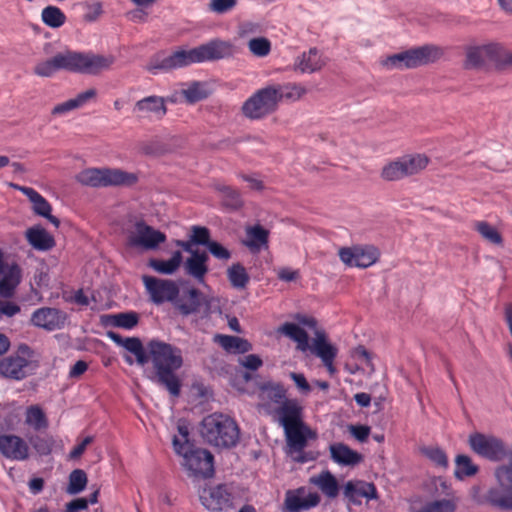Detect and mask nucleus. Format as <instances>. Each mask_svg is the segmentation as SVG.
<instances>
[{
	"label": "nucleus",
	"instance_id": "a878e982",
	"mask_svg": "<svg viewBox=\"0 0 512 512\" xmlns=\"http://www.w3.org/2000/svg\"><path fill=\"white\" fill-rule=\"evenodd\" d=\"M245 234L246 237L242 243L251 252H259L262 248L268 246L269 231L261 225L247 226Z\"/></svg>",
	"mask_w": 512,
	"mask_h": 512
},
{
	"label": "nucleus",
	"instance_id": "4468645a",
	"mask_svg": "<svg viewBox=\"0 0 512 512\" xmlns=\"http://www.w3.org/2000/svg\"><path fill=\"white\" fill-rule=\"evenodd\" d=\"M338 256L349 267L368 268L378 261L380 252L373 245H353L341 247Z\"/></svg>",
	"mask_w": 512,
	"mask_h": 512
},
{
	"label": "nucleus",
	"instance_id": "7ed1b4c3",
	"mask_svg": "<svg viewBox=\"0 0 512 512\" xmlns=\"http://www.w3.org/2000/svg\"><path fill=\"white\" fill-rule=\"evenodd\" d=\"M234 53L235 48L230 42L214 40L190 50H177L167 56L155 55L146 65V70L152 74L170 72L193 63L229 58Z\"/></svg>",
	"mask_w": 512,
	"mask_h": 512
},
{
	"label": "nucleus",
	"instance_id": "3c124183",
	"mask_svg": "<svg viewBox=\"0 0 512 512\" xmlns=\"http://www.w3.org/2000/svg\"><path fill=\"white\" fill-rule=\"evenodd\" d=\"M250 52L257 57H264L270 53L271 43L267 38H253L248 42Z\"/></svg>",
	"mask_w": 512,
	"mask_h": 512
},
{
	"label": "nucleus",
	"instance_id": "774afa93",
	"mask_svg": "<svg viewBox=\"0 0 512 512\" xmlns=\"http://www.w3.org/2000/svg\"><path fill=\"white\" fill-rule=\"evenodd\" d=\"M88 507V500L85 498H77L66 505L64 512H79L85 510Z\"/></svg>",
	"mask_w": 512,
	"mask_h": 512
},
{
	"label": "nucleus",
	"instance_id": "0e129e2a",
	"mask_svg": "<svg viewBox=\"0 0 512 512\" xmlns=\"http://www.w3.org/2000/svg\"><path fill=\"white\" fill-rule=\"evenodd\" d=\"M241 365L249 370H257L263 364L262 359L255 354H249L241 360Z\"/></svg>",
	"mask_w": 512,
	"mask_h": 512
},
{
	"label": "nucleus",
	"instance_id": "5701e85b",
	"mask_svg": "<svg viewBox=\"0 0 512 512\" xmlns=\"http://www.w3.org/2000/svg\"><path fill=\"white\" fill-rule=\"evenodd\" d=\"M107 336L114 343L134 354L139 365L143 366L149 361V356L147 355L144 346L138 337L123 338L121 335L113 331H108Z\"/></svg>",
	"mask_w": 512,
	"mask_h": 512
},
{
	"label": "nucleus",
	"instance_id": "72a5a7b5",
	"mask_svg": "<svg viewBox=\"0 0 512 512\" xmlns=\"http://www.w3.org/2000/svg\"><path fill=\"white\" fill-rule=\"evenodd\" d=\"M225 351L229 353H246L252 350L251 343L240 337L216 334L213 338Z\"/></svg>",
	"mask_w": 512,
	"mask_h": 512
},
{
	"label": "nucleus",
	"instance_id": "412c9836",
	"mask_svg": "<svg viewBox=\"0 0 512 512\" xmlns=\"http://www.w3.org/2000/svg\"><path fill=\"white\" fill-rule=\"evenodd\" d=\"M66 319V313L63 311L56 308L43 307L37 309L32 314L31 322L37 327L53 331L63 327Z\"/></svg>",
	"mask_w": 512,
	"mask_h": 512
},
{
	"label": "nucleus",
	"instance_id": "cd10ccee",
	"mask_svg": "<svg viewBox=\"0 0 512 512\" xmlns=\"http://www.w3.org/2000/svg\"><path fill=\"white\" fill-rule=\"evenodd\" d=\"M22 193L26 195L33 204L32 208L35 214L45 217L55 227L59 226V219L51 214L52 207L42 195L34 189H22Z\"/></svg>",
	"mask_w": 512,
	"mask_h": 512
},
{
	"label": "nucleus",
	"instance_id": "a211bd4d",
	"mask_svg": "<svg viewBox=\"0 0 512 512\" xmlns=\"http://www.w3.org/2000/svg\"><path fill=\"white\" fill-rule=\"evenodd\" d=\"M0 453L7 459L25 461L30 456L28 443L14 434L0 435Z\"/></svg>",
	"mask_w": 512,
	"mask_h": 512
},
{
	"label": "nucleus",
	"instance_id": "4d7b16f0",
	"mask_svg": "<svg viewBox=\"0 0 512 512\" xmlns=\"http://www.w3.org/2000/svg\"><path fill=\"white\" fill-rule=\"evenodd\" d=\"M207 248L209 252L219 260L227 261L231 258V252L216 241H211Z\"/></svg>",
	"mask_w": 512,
	"mask_h": 512
},
{
	"label": "nucleus",
	"instance_id": "f257e3e1",
	"mask_svg": "<svg viewBox=\"0 0 512 512\" xmlns=\"http://www.w3.org/2000/svg\"><path fill=\"white\" fill-rule=\"evenodd\" d=\"M115 62L116 57L113 54L66 50L37 63L33 68V72L35 75L43 78L52 77L60 70L98 76L103 72L110 71Z\"/></svg>",
	"mask_w": 512,
	"mask_h": 512
},
{
	"label": "nucleus",
	"instance_id": "a19ab883",
	"mask_svg": "<svg viewBox=\"0 0 512 512\" xmlns=\"http://www.w3.org/2000/svg\"><path fill=\"white\" fill-rule=\"evenodd\" d=\"M277 92L278 103L282 100L297 101L301 99L306 93L307 89L301 84L287 83L284 85H273Z\"/></svg>",
	"mask_w": 512,
	"mask_h": 512
},
{
	"label": "nucleus",
	"instance_id": "c85d7f7f",
	"mask_svg": "<svg viewBox=\"0 0 512 512\" xmlns=\"http://www.w3.org/2000/svg\"><path fill=\"white\" fill-rule=\"evenodd\" d=\"M209 257L206 252H195L184 263V269L187 275L195 278L202 283L208 272L207 261Z\"/></svg>",
	"mask_w": 512,
	"mask_h": 512
},
{
	"label": "nucleus",
	"instance_id": "e433bc0d",
	"mask_svg": "<svg viewBox=\"0 0 512 512\" xmlns=\"http://www.w3.org/2000/svg\"><path fill=\"white\" fill-rule=\"evenodd\" d=\"M182 260V253L175 251L169 260L150 259L148 266L160 274L172 275L179 269Z\"/></svg>",
	"mask_w": 512,
	"mask_h": 512
},
{
	"label": "nucleus",
	"instance_id": "9d476101",
	"mask_svg": "<svg viewBox=\"0 0 512 512\" xmlns=\"http://www.w3.org/2000/svg\"><path fill=\"white\" fill-rule=\"evenodd\" d=\"M277 106V92L271 85L258 90L248 98L242 106V112L249 119H261L273 113Z\"/></svg>",
	"mask_w": 512,
	"mask_h": 512
},
{
	"label": "nucleus",
	"instance_id": "79ce46f5",
	"mask_svg": "<svg viewBox=\"0 0 512 512\" xmlns=\"http://www.w3.org/2000/svg\"><path fill=\"white\" fill-rule=\"evenodd\" d=\"M180 94L188 104H194L202 101L209 95L205 88V84L198 81L189 83L186 88L181 89Z\"/></svg>",
	"mask_w": 512,
	"mask_h": 512
},
{
	"label": "nucleus",
	"instance_id": "4c0bfd02",
	"mask_svg": "<svg viewBox=\"0 0 512 512\" xmlns=\"http://www.w3.org/2000/svg\"><path fill=\"white\" fill-rule=\"evenodd\" d=\"M492 64L499 73L512 71V50L505 48L499 43H494Z\"/></svg>",
	"mask_w": 512,
	"mask_h": 512
},
{
	"label": "nucleus",
	"instance_id": "69168bd1",
	"mask_svg": "<svg viewBox=\"0 0 512 512\" xmlns=\"http://www.w3.org/2000/svg\"><path fill=\"white\" fill-rule=\"evenodd\" d=\"M290 377L300 391L306 394L311 391V387L303 374L292 372Z\"/></svg>",
	"mask_w": 512,
	"mask_h": 512
},
{
	"label": "nucleus",
	"instance_id": "864d4df0",
	"mask_svg": "<svg viewBox=\"0 0 512 512\" xmlns=\"http://www.w3.org/2000/svg\"><path fill=\"white\" fill-rule=\"evenodd\" d=\"M489 501L492 505L504 509L512 510V493L501 494L498 492H491Z\"/></svg>",
	"mask_w": 512,
	"mask_h": 512
},
{
	"label": "nucleus",
	"instance_id": "423d86ee",
	"mask_svg": "<svg viewBox=\"0 0 512 512\" xmlns=\"http://www.w3.org/2000/svg\"><path fill=\"white\" fill-rule=\"evenodd\" d=\"M443 54L441 47L423 45L389 55L381 60V65L388 70L415 69L436 62Z\"/></svg>",
	"mask_w": 512,
	"mask_h": 512
},
{
	"label": "nucleus",
	"instance_id": "473e14b6",
	"mask_svg": "<svg viewBox=\"0 0 512 512\" xmlns=\"http://www.w3.org/2000/svg\"><path fill=\"white\" fill-rule=\"evenodd\" d=\"M344 495L353 502H355L356 497L376 499L377 490L373 483H368L364 481H349L346 483L344 487Z\"/></svg>",
	"mask_w": 512,
	"mask_h": 512
},
{
	"label": "nucleus",
	"instance_id": "39448f33",
	"mask_svg": "<svg viewBox=\"0 0 512 512\" xmlns=\"http://www.w3.org/2000/svg\"><path fill=\"white\" fill-rule=\"evenodd\" d=\"M200 434L206 443L217 448H232L240 439V429L235 420L222 413L204 417Z\"/></svg>",
	"mask_w": 512,
	"mask_h": 512
},
{
	"label": "nucleus",
	"instance_id": "6e6d98bb",
	"mask_svg": "<svg viewBox=\"0 0 512 512\" xmlns=\"http://www.w3.org/2000/svg\"><path fill=\"white\" fill-rule=\"evenodd\" d=\"M304 498L292 494L290 491L287 492L285 498V506L289 512H301L304 510Z\"/></svg>",
	"mask_w": 512,
	"mask_h": 512
},
{
	"label": "nucleus",
	"instance_id": "4be33fe9",
	"mask_svg": "<svg viewBox=\"0 0 512 512\" xmlns=\"http://www.w3.org/2000/svg\"><path fill=\"white\" fill-rule=\"evenodd\" d=\"M260 399L262 403L259 405L267 414L272 415L275 408L272 404L282 405L284 401H287L286 390L281 384L276 383H265L261 386Z\"/></svg>",
	"mask_w": 512,
	"mask_h": 512
},
{
	"label": "nucleus",
	"instance_id": "1a4fd4ad",
	"mask_svg": "<svg viewBox=\"0 0 512 512\" xmlns=\"http://www.w3.org/2000/svg\"><path fill=\"white\" fill-rule=\"evenodd\" d=\"M173 446L175 452L183 457V466L191 476L207 478L213 475L214 457L210 451L194 446L185 449V446H180L177 436L173 438Z\"/></svg>",
	"mask_w": 512,
	"mask_h": 512
},
{
	"label": "nucleus",
	"instance_id": "49530a36",
	"mask_svg": "<svg viewBox=\"0 0 512 512\" xmlns=\"http://www.w3.org/2000/svg\"><path fill=\"white\" fill-rule=\"evenodd\" d=\"M27 439L33 449L40 455V456H47L52 452L53 446H54V438L52 436L46 435H29L27 436Z\"/></svg>",
	"mask_w": 512,
	"mask_h": 512
},
{
	"label": "nucleus",
	"instance_id": "0eeeda50",
	"mask_svg": "<svg viewBox=\"0 0 512 512\" xmlns=\"http://www.w3.org/2000/svg\"><path fill=\"white\" fill-rule=\"evenodd\" d=\"M430 163L424 153L406 154L386 162L380 169V179L384 182H398L422 173Z\"/></svg>",
	"mask_w": 512,
	"mask_h": 512
},
{
	"label": "nucleus",
	"instance_id": "37998d69",
	"mask_svg": "<svg viewBox=\"0 0 512 512\" xmlns=\"http://www.w3.org/2000/svg\"><path fill=\"white\" fill-rule=\"evenodd\" d=\"M227 277L231 286L236 289H244L250 280L245 267L240 263H234L227 269Z\"/></svg>",
	"mask_w": 512,
	"mask_h": 512
},
{
	"label": "nucleus",
	"instance_id": "052dcab7",
	"mask_svg": "<svg viewBox=\"0 0 512 512\" xmlns=\"http://www.w3.org/2000/svg\"><path fill=\"white\" fill-rule=\"evenodd\" d=\"M348 431L359 442H365L370 435V427L366 425H350Z\"/></svg>",
	"mask_w": 512,
	"mask_h": 512
},
{
	"label": "nucleus",
	"instance_id": "6ab92c4d",
	"mask_svg": "<svg viewBox=\"0 0 512 512\" xmlns=\"http://www.w3.org/2000/svg\"><path fill=\"white\" fill-rule=\"evenodd\" d=\"M199 497L202 505L211 511H222L232 505L231 494L224 485L204 488Z\"/></svg>",
	"mask_w": 512,
	"mask_h": 512
},
{
	"label": "nucleus",
	"instance_id": "393cba45",
	"mask_svg": "<svg viewBox=\"0 0 512 512\" xmlns=\"http://www.w3.org/2000/svg\"><path fill=\"white\" fill-rule=\"evenodd\" d=\"M325 65L320 52L316 48H311L303 52L295 59L294 70L300 73H314L321 70Z\"/></svg>",
	"mask_w": 512,
	"mask_h": 512
},
{
	"label": "nucleus",
	"instance_id": "2eb2a0df",
	"mask_svg": "<svg viewBox=\"0 0 512 512\" xmlns=\"http://www.w3.org/2000/svg\"><path fill=\"white\" fill-rule=\"evenodd\" d=\"M165 241L166 235L163 232L154 229L142 220L136 221L134 229L128 234L129 246L144 250H156Z\"/></svg>",
	"mask_w": 512,
	"mask_h": 512
},
{
	"label": "nucleus",
	"instance_id": "5fc2aeb1",
	"mask_svg": "<svg viewBox=\"0 0 512 512\" xmlns=\"http://www.w3.org/2000/svg\"><path fill=\"white\" fill-rule=\"evenodd\" d=\"M237 1L238 0H210L208 8L214 13L223 14L232 10L236 6Z\"/></svg>",
	"mask_w": 512,
	"mask_h": 512
},
{
	"label": "nucleus",
	"instance_id": "ddd939ff",
	"mask_svg": "<svg viewBox=\"0 0 512 512\" xmlns=\"http://www.w3.org/2000/svg\"><path fill=\"white\" fill-rule=\"evenodd\" d=\"M142 281L150 301L156 305L174 303L179 295V287L173 280L143 275Z\"/></svg>",
	"mask_w": 512,
	"mask_h": 512
},
{
	"label": "nucleus",
	"instance_id": "a18cd8bd",
	"mask_svg": "<svg viewBox=\"0 0 512 512\" xmlns=\"http://www.w3.org/2000/svg\"><path fill=\"white\" fill-rule=\"evenodd\" d=\"M42 21L51 28H59L66 22L65 14L56 6H47L41 13Z\"/></svg>",
	"mask_w": 512,
	"mask_h": 512
},
{
	"label": "nucleus",
	"instance_id": "8fccbe9b",
	"mask_svg": "<svg viewBox=\"0 0 512 512\" xmlns=\"http://www.w3.org/2000/svg\"><path fill=\"white\" fill-rule=\"evenodd\" d=\"M420 451H421L422 455L427 457L436 466L441 467V468H446L448 466L447 455L441 448L429 446V447H422L420 449Z\"/></svg>",
	"mask_w": 512,
	"mask_h": 512
},
{
	"label": "nucleus",
	"instance_id": "dca6fc26",
	"mask_svg": "<svg viewBox=\"0 0 512 512\" xmlns=\"http://www.w3.org/2000/svg\"><path fill=\"white\" fill-rule=\"evenodd\" d=\"M468 443L475 453L489 460L497 461L504 456L502 442L493 436L473 433L469 436Z\"/></svg>",
	"mask_w": 512,
	"mask_h": 512
},
{
	"label": "nucleus",
	"instance_id": "58836bf2",
	"mask_svg": "<svg viewBox=\"0 0 512 512\" xmlns=\"http://www.w3.org/2000/svg\"><path fill=\"white\" fill-rule=\"evenodd\" d=\"M139 316L136 312H123L113 315H103L102 323L106 326H114L132 329L138 324Z\"/></svg>",
	"mask_w": 512,
	"mask_h": 512
},
{
	"label": "nucleus",
	"instance_id": "09e8293b",
	"mask_svg": "<svg viewBox=\"0 0 512 512\" xmlns=\"http://www.w3.org/2000/svg\"><path fill=\"white\" fill-rule=\"evenodd\" d=\"M455 462L457 465L455 476L459 479H462L464 476H473L478 471L477 466L466 455H458Z\"/></svg>",
	"mask_w": 512,
	"mask_h": 512
},
{
	"label": "nucleus",
	"instance_id": "680f3d73",
	"mask_svg": "<svg viewBox=\"0 0 512 512\" xmlns=\"http://www.w3.org/2000/svg\"><path fill=\"white\" fill-rule=\"evenodd\" d=\"M496 476L502 485L512 486V461L508 466L500 467L496 470Z\"/></svg>",
	"mask_w": 512,
	"mask_h": 512
},
{
	"label": "nucleus",
	"instance_id": "2f4dec72",
	"mask_svg": "<svg viewBox=\"0 0 512 512\" xmlns=\"http://www.w3.org/2000/svg\"><path fill=\"white\" fill-rule=\"evenodd\" d=\"M277 332L296 342L297 350L306 352L309 348V336L307 332L295 323L285 322L278 327Z\"/></svg>",
	"mask_w": 512,
	"mask_h": 512
},
{
	"label": "nucleus",
	"instance_id": "c03bdc74",
	"mask_svg": "<svg viewBox=\"0 0 512 512\" xmlns=\"http://www.w3.org/2000/svg\"><path fill=\"white\" fill-rule=\"evenodd\" d=\"M474 229L479 235L487 242L501 246L503 244V237L496 227L487 221H478L474 224Z\"/></svg>",
	"mask_w": 512,
	"mask_h": 512
},
{
	"label": "nucleus",
	"instance_id": "c9c22d12",
	"mask_svg": "<svg viewBox=\"0 0 512 512\" xmlns=\"http://www.w3.org/2000/svg\"><path fill=\"white\" fill-rule=\"evenodd\" d=\"M21 280V269L17 264L9 267L3 278L0 280V297L10 298L14 294L16 286Z\"/></svg>",
	"mask_w": 512,
	"mask_h": 512
},
{
	"label": "nucleus",
	"instance_id": "f03ea898",
	"mask_svg": "<svg viewBox=\"0 0 512 512\" xmlns=\"http://www.w3.org/2000/svg\"><path fill=\"white\" fill-rule=\"evenodd\" d=\"M273 414L284 429L288 454L292 460L298 463L314 460L312 453L305 452L304 448L309 439L317 438V434L302 421V407L299 403L294 399H288L275 407Z\"/></svg>",
	"mask_w": 512,
	"mask_h": 512
},
{
	"label": "nucleus",
	"instance_id": "9b49d317",
	"mask_svg": "<svg viewBox=\"0 0 512 512\" xmlns=\"http://www.w3.org/2000/svg\"><path fill=\"white\" fill-rule=\"evenodd\" d=\"M216 302L213 297L204 295L198 289L188 288L184 290L180 296H177L173 304L184 316L201 311H203L205 316H209L215 310Z\"/></svg>",
	"mask_w": 512,
	"mask_h": 512
},
{
	"label": "nucleus",
	"instance_id": "e2e57ef3",
	"mask_svg": "<svg viewBox=\"0 0 512 512\" xmlns=\"http://www.w3.org/2000/svg\"><path fill=\"white\" fill-rule=\"evenodd\" d=\"M76 107L74 105V102L72 99H69L65 102H62V103H59L57 105H55L52 109H51V115L52 116H60V115H64L66 113H69L73 110H75Z\"/></svg>",
	"mask_w": 512,
	"mask_h": 512
},
{
	"label": "nucleus",
	"instance_id": "338daca9",
	"mask_svg": "<svg viewBox=\"0 0 512 512\" xmlns=\"http://www.w3.org/2000/svg\"><path fill=\"white\" fill-rule=\"evenodd\" d=\"M92 442H93V437L92 436L85 437L80 444H78L77 446H75L71 450V452L69 454L70 459H77V458H79L84 453V451L86 450L87 446L89 444H91Z\"/></svg>",
	"mask_w": 512,
	"mask_h": 512
},
{
	"label": "nucleus",
	"instance_id": "13d9d810",
	"mask_svg": "<svg viewBox=\"0 0 512 512\" xmlns=\"http://www.w3.org/2000/svg\"><path fill=\"white\" fill-rule=\"evenodd\" d=\"M97 96V90L95 88H89L79 94L76 95L75 98H72L76 109L80 108L87 102L95 99Z\"/></svg>",
	"mask_w": 512,
	"mask_h": 512
},
{
	"label": "nucleus",
	"instance_id": "de8ad7c7",
	"mask_svg": "<svg viewBox=\"0 0 512 512\" xmlns=\"http://www.w3.org/2000/svg\"><path fill=\"white\" fill-rule=\"evenodd\" d=\"M87 482L88 479L84 470H73L69 475L67 493L70 495H75L82 492L85 489Z\"/></svg>",
	"mask_w": 512,
	"mask_h": 512
},
{
	"label": "nucleus",
	"instance_id": "f704fd0d",
	"mask_svg": "<svg viewBox=\"0 0 512 512\" xmlns=\"http://www.w3.org/2000/svg\"><path fill=\"white\" fill-rule=\"evenodd\" d=\"M310 482L316 485L328 498L333 499L338 496L339 485L330 471L321 472L319 475L312 477Z\"/></svg>",
	"mask_w": 512,
	"mask_h": 512
},
{
	"label": "nucleus",
	"instance_id": "603ef678",
	"mask_svg": "<svg viewBox=\"0 0 512 512\" xmlns=\"http://www.w3.org/2000/svg\"><path fill=\"white\" fill-rule=\"evenodd\" d=\"M191 232L190 238L196 245H204L207 247L211 242L208 228L195 225L191 227Z\"/></svg>",
	"mask_w": 512,
	"mask_h": 512
},
{
	"label": "nucleus",
	"instance_id": "7c9ffc66",
	"mask_svg": "<svg viewBox=\"0 0 512 512\" xmlns=\"http://www.w3.org/2000/svg\"><path fill=\"white\" fill-rule=\"evenodd\" d=\"M25 235L28 243L36 250L47 251L55 246L53 236L40 226L29 228Z\"/></svg>",
	"mask_w": 512,
	"mask_h": 512
},
{
	"label": "nucleus",
	"instance_id": "f3484780",
	"mask_svg": "<svg viewBox=\"0 0 512 512\" xmlns=\"http://www.w3.org/2000/svg\"><path fill=\"white\" fill-rule=\"evenodd\" d=\"M308 350L321 359L323 365L331 375L336 372L334 360L337 356L338 349L328 341L324 330L320 329L315 331V337L312 339Z\"/></svg>",
	"mask_w": 512,
	"mask_h": 512
},
{
	"label": "nucleus",
	"instance_id": "b1692460",
	"mask_svg": "<svg viewBox=\"0 0 512 512\" xmlns=\"http://www.w3.org/2000/svg\"><path fill=\"white\" fill-rule=\"evenodd\" d=\"M330 458L342 466H356L363 461V455L352 450L344 443L337 442L329 446Z\"/></svg>",
	"mask_w": 512,
	"mask_h": 512
},
{
	"label": "nucleus",
	"instance_id": "ea45409f",
	"mask_svg": "<svg viewBox=\"0 0 512 512\" xmlns=\"http://www.w3.org/2000/svg\"><path fill=\"white\" fill-rule=\"evenodd\" d=\"M25 424L34 431L46 430L49 426L48 418L39 405H31L25 411Z\"/></svg>",
	"mask_w": 512,
	"mask_h": 512
},
{
	"label": "nucleus",
	"instance_id": "aec40b11",
	"mask_svg": "<svg viewBox=\"0 0 512 512\" xmlns=\"http://www.w3.org/2000/svg\"><path fill=\"white\" fill-rule=\"evenodd\" d=\"M494 42L482 45H469L465 47V59L463 65L468 70L483 68L487 60L492 62Z\"/></svg>",
	"mask_w": 512,
	"mask_h": 512
},
{
	"label": "nucleus",
	"instance_id": "bb28decb",
	"mask_svg": "<svg viewBox=\"0 0 512 512\" xmlns=\"http://www.w3.org/2000/svg\"><path fill=\"white\" fill-rule=\"evenodd\" d=\"M134 111L145 117L151 114L163 117L167 113L165 100L159 96H148L138 100L134 105Z\"/></svg>",
	"mask_w": 512,
	"mask_h": 512
},
{
	"label": "nucleus",
	"instance_id": "c756f323",
	"mask_svg": "<svg viewBox=\"0 0 512 512\" xmlns=\"http://www.w3.org/2000/svg\"><path fill=\"white\" fill-rule=\"evenodd\" d=\"M213 189L220 194L225 208L237 211L244 206L241 193L236 188L223 183H214Z\"/></svg>",
	"mask_w": 512,
	"mask_h": 512
},
{
	"label": "nucleus",
	"instance_id": "bf43d9fd",
	"mask_svg": "<svg viewBox=\"0 0 512 512\" xmlns=\"http://www.w3.org/2000/svg\"><path fill=\"white\" fill-rule=\"evenodd\" d=\"M86 13L84 14V20L86 22L96 21L103 13L102 5L100 2H94L86 5Z\"/></svg>",
	"mask_w": 512,
	"mask_h": 512
},
{
	"label": "nucleus",
	"instance_id": "20e7f679",
	"mask_svg": "<svg viewBox=\"0 0 512 512\" xmlns=\"http://www.w3.org/2000/svg\"><path fill=\"white\" fill-rule=\"evenodd\" d=\"M147 348L158 382L166 387L172 396H179L181 383L175 371L183 365L181 350L158 340L150 341Z\"/></svg>",
	"mask_w": 512,
	"mask_h": 512
},
{
	"label": "nucleus",
	"instance_id": "6e6552de",
	"mask_svg": "<svg viewBox=\"0 0 512 512\" xmlns=\"http://www.w3.org/2000/svg\"><path fill=\"white\" fill-rule=\"evenodd\" d=\"M76 181L84 186H133L138 182V174L118 168H87L76 175Z\"/></svg>",
	"mask_w": 512,
	"mask_h": 512
},
{
	"label": "nucleus",
	"instance_id": "f8f14e48",
	"mask_svg": "<svg viewBox=\"0 0 512 512\" xmlns=\"http://www.w3.org/2000/svg\"><path fill=\"white\" fill-rule=\"evenodd\" d=\"M33 351L26 344H21L16 353L0 360V374L15 380L24 379L28 375Z\"/></svg>",
	"mask_w": 512,
	"mask_h": 512
}]
</instances>
